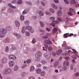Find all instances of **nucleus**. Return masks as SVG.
Here are the masks:
<instances>
[{"mask_svg":"<svg viewBox=\"0 0 79 79\" xmlns=\"http://www.w3.org/2000/svg\"><path fill=\"white\" fill-rule=\"evenodd\" d=\"M11 28L10 26L6 27L5 29L0 28V38H3L5 37V34L7 33V31H10Z\"/></svg>","mask_w":79,"mask_h":79,"instance_id":"f257e3e1","label":"nucleus"},{"mask_svg":"<svg viewBox=\"0 0 79 79\" xmlns=\"http://www.w3.org/2000/svg\"><path fill=\"white\" fill-rule=\"evenodd\" d=\"M35 56L37 58H39L37 60L40 61V57H42V52L40 51L38 52L35 55Z\"/></svg>","mask_w":79,"mask_h":79,"instance_id":"f03ea898","label":"nucleus"},{"mask_svg":"<svg viewBox=\"0 0 79 79\" xmlns=\"http://www.w3.org/2000/svg\"><path fill=\"white\" fill-rule=\"evenodd\" d=\"M69 11L68 12V15L69 16H72L73 13H75V10L72 8H70L69 10Z\"/></svg>","mask_w":79,"mask_h":79,"instance_id":"7ed1b4c3","label":"nucleus"},{"mask_svg":"<svg viewBox=\"0 0 79 79\" xmlns=\"http://www.w3.org/2000/svg\"><path fill=\"white\" fill-rule=\"evenodd\" d=\"M59 22L58 21H53L50 24L51 26H52L53 27H55V24H58Z\"/></svg>","mask_w":79,"mask_h":79,"instance_id":"20e7f679","label":"nucleus"},{"mask_svg":"<svg viewBox=\"0 0 79 79\" xmlns=\"http://www.w3.org/2000/svg\"><path fill=\"white\" fill-rule=\"evenodd\" d=\"M3 42L5 44H8L10 42V39L8 38H6L4 39L3 40Z\"/></svg>","mask_w":79,"mask_h":79,"instance_id":"39448f33","label":"nucleus"},{"mask_svg":"<svg viewBox=\"0 0 79 79\" xmlns=\"http://www.w3.org/2000/svg\"><path fill=\"white\" fill-rule=\"evenodd\" d=\"M9 58L10 60H15L16 59V57L14 55H10L9 56Z\"/></svg>","mask_w":79,"mask_h":79,"instance_id":"423d86ee","label":"nucleus"},{"mask_svg":"<svg viewBox=\"0 0 79 79\" xmlns=\"http://www.w3.org/2000/svg\"><path fill=\"white\" fill-rule=\"evenodd\" d=\"M15 65V62L13 61H10L9 63V65L10 67H12Z\"/></svg>","mask_w":79,"mask_h":79,"instance_id":"0eeeda50","label":"nucleus"},{"mask_svg":"<svg viewBox=\"0 0 79 79\" xmlns=\"http://www.w3.org/2000/svg\"><path fill=\"white\" fill-rule=\"evenodd\" d=\"M11 72V70L10 69H6L3 71V73L4 74H8L9 73Z\"/></svg>","mask_w":79,"mask_h":79,"instance_id":"6e6552de","label":"nucleus"},{"mask_svg":"<svg viewBox=\"0 0 79 79\" xmlns=\"http://www.w3.org/2000/svg\"><path fill=\"white\" fill-rule=\"evenodd\" d=\"M14 35L15 36H16L18 39H19L21 38V35L17 33H14Z\"/></svg>","mask_w":79,"mask_h":79,"instance_id":"1a4fd4ad","label":"nucleus"},{"mask_svg":"<svg viewBox=\"0 0 79 79\" xmlns=\"http://www.w3.org/2000/svg\"><path fill=\"white\" fill-rule=\"evenodd\" d=\"M51 6L52 7L54 8V9H55V10H58V7H57V6H56L55 4H52L51 5Z\"/></svg>","mask_w":79,"mask_h":79,"instance_id":"9d476101","label":"nucleus"},{"mask_svg":"<svg viewBox=\"0 0 79 79\" xmlns=\"http://www.w3.org/2000/svg\"><path fill=\"white\" fill-rule=\"evenodd\" d=\"M15 24L16 27H19L20 26V23L17 20H16L15 22Z\"/></svg>","mask_w":79,"mask_h":79,"instance_id":"9b49d317","label":"nucleus"},{"mask_svg":"<svg viewBox=\"0 0 79 79\" xmlns=\"http://www.w3.org/2000/svg\"><path fill=\"white\" fill-rule=\"evenodd\" d=\"M44 42H45V43H46V44H48V45H51L52 44H53L52 42L48 40H45Z\"/></svg>","mask_w":79,"mask_h":79,"instance_id":"f8f14e48","label":"nucleus"},{"mask_svg":"<svg viewBox=\"0 0 79 79\" xmlns=\"http://www.w3.org/2000/svg\"><path fill=\"white\" fill-rule=\"evenodd\" d=\"M36 73L37 74H40L42 71V70L40 68L36 69L35 70Z\"/></svg>","mask_w":79,"mask_h":79,"instance_id":"ddd939ff","label":"nucleus"},{"mask_svg":"<svg viewBox=\"0 0 79 79\" xmlns=\"http://www.w3.org/2000/svg\"><path fill=\"white\" fill-rule=\"evenodd\" d=\"M69 65V62L68 61H66L64 62L63 65L64 66H68Z\"/></svg>","mask_w":79,"mask_h":79,"instance_id":"4468645a","label":"nucleus"},{"mask_svg":"<svg viewBox=\"0 0 79 79\" xmlns=\"http://www.w3.org/2000/svg\"><path fill=\"white\" fill-rule=\"evenodd\" d=\"M39 15L40 16H43L44 15V13L42 11H40L39 13Z\"/></svg>","mask_w":79,"mask_h":79,"instance_id":"2eb2a0df","label":"nucleus"},{"mask_svg":"<svg viewBox=\"0 0 79 79\" xmlns=\"http://www.w3.org/2000/svg\"><path fill=\"white\" fill-rule=\"evenodd\" d=\"M58 31V29L57 28L54 27L52 31V33H56Z\"/></svg>","mask_w":79,"mask_h":79,"instance_id":"dca6fc26","label":"nucleus"},{"mask_svg":"<svg viewBox=\"0 0 79 79\" xmlns=\"http://www.w3.org/2000/svg\"><path fill=\"white\" fill-rule=\"evenodd\" d=\"M62 52V50L61 49H60L58 51L56 52V54L57 55H60L61 53V52Z\"/></svg>","mask_w":79,"mask_h":79,"instance_id":"f3484780","label":"nucleus"},{"mask_svg":"<svg viewBox=\"0 0 79 79\" xmlns=\"http://www.w3.org/2000/svg\"><path fill=\"white\" fill-rule=\"evenodd\" d=\"M45 34L44 33H43L41 34H40V35H43V37L44 38V39H48V36L47 35H45Z\"/></svg>","mask_w":79,"mask_h":79,"instance_id":"a211bd4d","label":"nucleus"},{"mask_svg":"<svg viewBox=\"0 0 79 79\" xmlns=\"http://www.w3.org/2000/svg\"><path fill=\"white\" fill-rule=\"evenodd\" d=\"M49 10L50 12L51 13H52V14L55 13V10H54L52 8H50L49 9Z\"/></svg>","mask_w":79,"mask_h":79,"instance_id":"6ab92c4d","label":"nucleus"},{"mask_svg":"<svg viewBox=\"0 0 79 79\" xmlns=\"http://www.w3.org/2000/svg\"><path fill=\"white\" fill-rule=\"evenodd\" d=\"M57 15L59 16H61L62 15V12L61 10H59L57 12Z\"/></svg>","mask_w":79,"mask_h":79,"instance_id":"aec40b11","label":"nucleus"},{"mask_svg":"<svg viewBox=\"0 0 79 79\" xmlns=\"http://www.w3.org/2000/svg\"><path fill=\"white\" fill-rule=\"evenodd\" d=\"M40 25L41 27H44L45 26V25L44 24V23H43V22L41 21H40Z\"/></svg>","mask_w":79,"mask_h":79,"instance_id":"412c9836","label":"nucleus"},{"mask_svg":"<svg viewBox=\"0 0 79 79\" xmlns=\"http://www.w3.org/2000/svg\"><path fill=\"white\" fill-rule=\"evenodd\" d=\"M19 69V67L18 65H15V66L14 70L15 71H18Z\"/></svg>","mask_w":79,"mask_h":79,"instance_id":"4be33fe9","label":"nucleus"},{"mask_svg":"<svg viewBox=\"0 0 79 79\" xmlns=\"http://www.w3.org/2000/svg\"><path fill=\"white\" fill-rule=\"evenodd\" d=\"M8 5L9 6H10V8H13V9H16V7L12 5H11V4H8Z\"/></svg>","mask_w":79,"mask_h":79,"instance_id":"5701e85b","label":"nucleus"},{"mask_svg":"<svg viewBox=\"0 0 79 79\" xmlns=\"http://www.w3.org/2000/svg\"><path fill=\"white\" fill-rule=\"evenodd\" d=\"M25 27L23 26L22 27V32L23 34H24L25 33Z\"/></svg>","mask_w":79,"mask_h":79,"instance_id":"b1692460","label":"nucleus"},{"mask_svg":"<svg viewBox=\"0 0 79 79\" xmlns=\"http://www.w3.org/2000/svg\"><path fill=\"white\" fill-rule=\"evenodd\" d=\"M35 69V68L34 66H31L30 68V71L31 72H33L34 70Z\"/></svg>","mask_w":79,"mask_h":79,"instance_id":"393cba45","label":"nucleus"},{"mask_svg":"<svg viewBox=\"0 0 79 79\" xmlns=\"http://www.w3.org/2000/svg\"><path fill=\"white\" fill-rule=\"evenodd\" d=\"M32 27H31L27 26L25 27V29L27 30H29V31L31 29Z\"/></svg>","mask_w":79,"mask_h":79,"instance_id":"a878e982","label":"nucleus"},{"mask_svg":"<svg viewBox=\"0 0 79 79\" xmlns=\"http://www.w3.org/2000/svg\"><path fill=\"white\" fill-rule=\"evenodd\" d=\"M72 58H74V60H76V58H79V56L77 55H74L73 56H72Z\"/></svg>","mask_w":79,"mask_h":79,"instance_id":"bb28decb","label":"nucleus"},{"mask_svg":"<svg viewBox=\"0 0 79 79\" xmlns=\"http://www.w3.org/2000/svg\"><path fill=\"white\" fill-rule=\"evenodd\" d=\"M16 50V48L15 46H12V47L10 49L11 52H12L13 50Z\"/></svg>","mask_w":79,"mask_h":79,"instance_id":"cd10ccee","label":"nucleus"},{"mask_svg":"<svg viewBox=\"0 0 79 79\" xmlns=\"http://www.w3.org/2000/svg\"><path fill=\"white\" fill-rule=\"evenodd\" d=\"M20 19L21 21H24V16L23 15L20 16Z\"/></svg>","mask_w":79,"mask_h":79,"instance_id":"c85d7f7f","label":"nucleus"},{"mask_svg":"<svg viewBox=\"0 0 79 79\" xmlns=\"http://www.w3.org/2000/svg\"><path fill=\"white\" fill-rule=\"evenodd\" d=\"M62 69H63V71H66V70H67V67H66V66H64V65H63V67L62 68Z\"/></svg>","mask_w":79,"mask_h":79,"instance_id":"c756f323","label":"nucleus"},{"mask_svg":"<svg viewBox=\"0 0 79 79\" xmlns=\"http://www.w3.org/2000/svg\"><path fill=\"white\" fill-rule=\"evenodd\" d=\"M63 43V44L62 45V47H66V45H67V44H66V42L64 41Z\"/></svg>","mask_w":79,"mask_h":79,"instance_id":"7c9ffc66","label":"nucleus"},{"mask_svg":"<svg viewBox=\"0 0 79 79\" xmlns=\"http://www.w3.org/2000/svg\"><path fill=\"white\" fill-rule=\"evenodd\" d=\"M69 33H68L64 34V38H67V37H68V35H69Z\"/></svg>","mask_w":79,"mask_h":79,"instance_id":"2f4dec72","label":"nucleus"},{"mask_svg":"<svg viewBox=\"0 0 79 79\" xmlns=\"http://www.w3.org/2000/svg\"><path fill=\"white\" fill-rule=\"evenodd\" d=\"M45 75V71H42L41 73V76H44Z\"/></svg>","mask_w":79,"mask_h":79,"instance_id":"473e14b6","label":"nucleus"},{"mask_svg":"<svg viewBox=\"0 0 79 79\" xmlns=\"http://www.w3.org/2000/svg\"><path fill=\"white\" fill-rule=\"evenodd\" d=\"M27 14V10H25L24 11H23L22 14L23 15H25V14Z\"/></svg>","mask_w":79,"mask_h":79,"instance_id":"72a5a7b5","label":"nucleus"},{"mask_svg":"<svg viewBox=\"0 0 79 79\" xmlns=\"http://www.w3.org/2000/svg\"><path fill=\"white\" fill-rule=\"evenodd\" d=\"M50 19L51 21H54L55 19V18L54 17H50Z\"/></svg>","mask_w":79,"mask_h":79,"instance_id":"f704fd0d","label":"nucleus"},{"mask_svg":"<svg viewBox=\"0 0 79 79\" xmlns=\"http://www.w3.org/2000/svg\"><path fill=\"white\" fill-rule=\"evenodd\" d=\"M25 24V25H29V24L30 23L29 21L27 20L24 22Z\"/></svg>","mask_w":79,"mask_h":79,"instance_id":"c9c22d12","label":"nucleus"},{"mask_svg":"<svg viewBox=\"0 0 79 79\" xmlns=\"http://www.w3.org/2000/svg\"><path fill=\"white\" fill-rule=\"evenodd\" d=\"M37 16H32L31 17L32 19H37Z\"/></svg>","mask_w":79,"mask_h":79,"instance_id":"e433bc0d","label":"nucleus"},{"mask_svg":"<svg viewBox=\"0 0 79 79\" xmlns=\"http://www.w3.org/2000/svg\"><path fill=\"white\" fill-rule=\"evenodd\" d=\"M34 29H32L31 27V30H30L29 31L30 32H31V33H33L35 31Z\"/></svg>","mask_w":79,"mask_h":79,"instance_id":"4c0bfd02","label":"nucleus"},{"mask_svg":"<svg viewBox=\"0 0 79 79\" xmlns=\"http://www.w3.org/2000/svg\"><path fill=\"white\" fill-rule=\"evenodd\" d=\"M25 35L26 36H28L30 35V33L27 31L25 32Z\"/></svg>","mask_w":79,"mask_h":79,"instance_id":"58836bf2","label":"nucleus"},{"mask_svg":"<svg viewBox=\"0 0 79 79\" xmlns=\"http://www.w3.org/2000/svg\"><path fill=\"white\" fill-rule=\"evenodd\" d=\"M23 3V1L22 0H19L17 1V3L18 4H21Z\"/></svg>","mask_w":79,"mask_h":79,"instance_id":"ea45409f","label":"nucleus"},{"mask_svg":"<svg viewBox=\"0 0 79 79\" xmlns=\"http://www.w3.org/2000/svg\"><path fill=\"white\" fill-rule=\"evenodd\" d=\"M35 42H36V40H35V39L33 38L32 41V44H35Z\"/></svg>","mask_w":79,"mask_h":79,"instance_id":"a19ab883","label":"nucleus"},{"mask_svg":"<svg viewBox=\"0 0 79 79\" xmlns=\"http://www.w3.org/2000/svg\"><path fill=\"white\" fill-rule=\"evenodd\" d=\"M43 69L44 70H47L48 69H49V67H47L46 66H44V67H43Z\"/></svg>","mask_w":79,"mask_h":79,"instance_id":"79ce46f5","label":"nucleus"},{"mask_svg":"<svg viewBox=\"0 0 79 79\" xmlns=\"http://www.w3.org/2000/svg\"><path fill=\"white\" fill-rule=\"evenodd\" d=\"M44 56L45 58H47L48 57V54H47V53H45L44 54Z\"/></svg>","mask_w":79,"mask_h":79,"instance_id":"37998d69","label":"nucleus"},{"mask_svg":"<svg viewBox=\"0 0 79 79\" xmlns=\"http://www.w3.org/2000/svg\"><path fill=\"white\" fill-rule=\"evenodd\" d=\"M5 51V52H8L9 51V48H8V46L6 47Z\"/></svg>","mask_w":79,"mask_h":79,"instance_id":"c03bdc74","label":"nucleus"},{"mask_svg":"<svg viewBox=\"0 0 79 79\" xmlns=\"http://www.w3.org/2000/svg\"><path fill=\"white\" fill-rule=\"evenodd\" d=\"M41 3L42 5L43 6H45V5H46L45 4V3H44V2L42 1H41Z\"/></svg>","mask_w":79,"mask_h":79,"instance_id":"a18cd8bd","label":"nucleus"},{"mask_svg":"<svg viewBox=\"0 0 79 79\" xmlns=\"http://www.w3.org/2000/svg\"><path fill=\"white\" fill-rule=\"evenodd\" d=\"M45 14L46 15H50V12L46 11L45 12Z\"/></svg>","mask_w":79,"mask_h":79,"instance_id":"49530a36","label":"nucleus"},{"mask_svg":"<svg viewBox=\"0 0 79 79\" xmlns=\"http://www.w3.org/2000/svg\"><path fill=\"white\" fill-rule=\"evenodd\" d=\"M31 62V59H28L27 60V63L28 64H29V63H30Z\"/></svg>","mask_w":79,"mask_h":79,"instance_id":"de8ad7c7","label":"nucleus"},{"mask_svg":"<svg viewBox=\"0 0 79 79\" xmlns=\"http://www.w3.org/2000/svg\"><path fill=\"white\" fill-rule=\"evenodd\" d=\"M36 48L35 47H34L32 48V50L33 52H35V51H36Z\"/></svg>","mask_w":79,"mask_h":79,"instance_id":"09e8293b","label":"nucleus"},{"mask_svg":"<svg viewBox=\"0 0 79 79\" xmlns=\"http://www.w3.org/2000/svg\"><path fill=\"white\" fill-rule=\"evenodd\" d=\"M52 55L53 56H56V53L55 52H52Z\"/></svg>","mask_w":79,"mask_h":79,"instance_id":"8fccbe9b","label":"nucleus"},{"mask_svg":"<svg viewBox=\"0 0 79 79\" xmlns=\"http://www.w3.org/2000/svg\"><path fill=\"white\" fill-rule=\"evenodd\" d=\"M41 63L42 64H45L46 63V62L42 60L41 61Z\"/></svg>","mask_w":79,"mask_h":79,"instance_id":"3c124183","label":"nucleus"},{"mask_svg":"<svg viewBox=\"0 0 79 79\" xmlns=\"http://www.w3.org/2000/svg\"><path fill=\"white\" fill-rule=\"evenodd\" d=\"M28 79H35V78L34 77H28Z\"/></svg>","mask_w":79,"mask_h":79,"instance_id":"603ef678","label":"nucleus"},{"mask_svg":"<svg viewBox=\"0 0 79 79\" xmlns=\"http://www.w3.org/2000/svg\"><path fill=\"white\" fill-rule=\"evenodd\" d=\"M72 50L74 52V54H77V52L75 49H72Z\"/></svg>","mask_w":79,"mask_h":79,"instance_id":"864d4df0","label":"nucleus"},{"mask_svg":"<svg viewBox=\"0 0 79 79\" xmlns=\"http://www.w3.org/2000/svg\"><path fill=\"white\" fill-rule=\"evenodd\" d=\"M75 76H76V77H79V73H76L75 75Z\"/></svg>","mask_w":79,"mask_h":79,"instance_id":"5fc2aeb1","label":"nucleus"},{"mask_svg":"<svg viewBox=\"0 0 79 79\" xmlns=\"http://www.w3.org/2000/svg\"><path fill=\"white\" fill-rule=\"evenodd\" d=\"M48 50H53V48L50 46L48 48Z\"/></svg>","mask_w":79,"mask_h":79,"instance_id":"6e6d98bb","label":"nucleus"},{"mask_svg":"<svg viewBox=\"0 0 79 79\" xmlns=\"http://www.w3.org/2000/svg\"><path fill=\"white\" fill-rule=\"evenodd\" d=\"M16 2V0H12L11 2L12 3H15Z\"/></svg>","mask_w":79,"mask_h":79,"instance_id":"4d7b16f0","label":"nucleus"},{"mask_svg":"<svg viewBox=\"0 0 79 79\" xmlns=\"http://www.w3.org/2000/svg\"><path fill=\"white\" fill-rule=\"evenodd\" d=\"M46 30H47V31H48V32H50L51 31L50 29L48 28H46Z\"/></svg>","mask_w":79,"mask_h":79,"instance_id":"13d9d810","label":"nucleus"},{"mask_svg":"<svg viewBox=\"0 0 79 79\" xmlns=\"http://www.w3.org/2000/svg\"><path fill=\"white\" fill-rule=\"evenodd\" d=\"M54 1L55 3H59V1H58V0H54Z\"/></svg>","mask_w":79,"mask_h":79,"instance_id":"bf43d9fd","label":"nucleus"},{"mask_svg":"<svg viewBox=\"0 0 79 79\" xmlns=\"http://www.w3.org/2000/svg\"><path fill=\"white\" fill-rule=\"evenodd\" d=\"M27 3L29 5H32V2H29V1L27 2Z\"/></svg>","mask_w":79,"mask_h":79,"instance_id":"052dcab7","label":"nucleus"},{"mask_svg":"<svg viewBox=\"0 0 79 79\" xmlns=\"http://www.w3.org/2000/svg\"><path fill=\"white\" fill-rule=\"evenodd\" d=\"M42 66V65L40 64H37V67H38V68H40V67Z\"/></svg>","mask_w":79,"mask_h":79,"instance_id":"680f3d73","label":"nucleus"},{"mask_svg":"<svg viewBox=\"0 0 79 79\" xmlns=\"http://www.w3.org/2000/svg\"><path fill=\"white\" fill-rule=\"evenodd\" d=\"M72 3H73V4H76V2L74 0H71Z\"/></svg>","mask_w":79,"mask_h":79,"instance_id":"e2e57ef3","label":"nucleus"},{"mask_svg":"<svg viewBox=\"0 0 79 79\" xmlns=\"http://www.w3.org/2000/svg\"><path fill=\"white\" fill-rule=\"evenodd\" d=\"M64 2L66 4H69V2L67 0H64Z\"/></svg>","mask_w":79,"mask_h":79,"instance_id":"0e129e2a","label":"nucleus"},{"mask_svg":"<svg viewBox=\"0 0 79 79\" xmlns=\"http://www.w3.org/2000/svg\"><path fill=\"white\" fill-rule=\"evenodd\" d=\"M6 61V60L5 59H3L2 60V62L3 63H4Z\"/></svg>","mask_w":79,"mask_h":79,"instance_id":"69168bd1","label":"nucleus"},{"mask_svg":"<svg viewBox=\"0 0 79 79\" xmlns=\"http://www.w3.org/2000/svg\"><path fill=\"white\" fill-rule=\"evenodd\" d=\"M44 46L46 48H48V44H45Z\"/></svg>","mask_w":79,"mask_h":79,"instance_id":"338daca9","label":"nucleus"},{"mask_svg":"<svg viewBox=\"0 0 79 79\" xmlns=\"http://www.w3.org/2000/svg\"><path fill=\"white\" fill-rule=\"evenodd\" d=\"M57 20L58 21H61V19L59 17L57 18Z\"/></svg>","mask_w":79,"mask_h":79,"instance_id":"774afa93","label":"nucleus"}]
</instances>
